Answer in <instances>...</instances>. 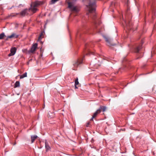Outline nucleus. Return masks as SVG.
I'll return each instance as SVG.
<instances>
[{
    "instance_id": "f257e3e1",
    "label": "nucleus",
    "mask_w": 156,
    "mask_h": 156,
    "mask_svg": "<svg viewBox=\"0 0 156 156\" xmlns=\"http://www.w3.org/2000/svg\"><path fill=\"white\" fill-rule=\"evenodd\" d=\"M42 2L36 1L33 3L31 5V7L29 9H25L22 11L20 12L16 13V15H19L22 16H24L31 14L30 12L33 13L35 12L37 10V8L39 6L43 4Z\"/></svg>"
},
{
    "instance_id": "f03ea898",
    "label": "nucleus",
    "mask_w": 156,
    "mask_h": 156,
    "mask_svg": "<svg viewBox=\"0 0 156 156\" xmlns=\"http://www.w3.org/2000/svg\"><path fill=\"white\" fill-rule=\"evenodd\" d=\"M132 15L130 12L129 10L128 9L125 14L126 19L124 20V23H122L124 26L125 30H127L129 31H132L133 25L131 22Z\"/></svg>"
},
{
    "instance_id": "7ed1b4c3",
    "label": "nucleus",
    "mask_w": 156,
    "mask_h": 156,
    "mask_svg": "<svg viewBox=\"0 0 156 156\" xmlns=\"http://www.w3.org/2000/svg\"><path fill=\"white\" fill-rule=\"evenodd\" d=\"M88 9V13H91L94 12L95 11L96 6V2L95 1L93 2H90L89 5H86Z\"/></svg>"
},
{
    "instance_id": "20e7f679",
    "label": "nucleus",
    "mask_w": 156,
    "mask_h": 156,
    "mask_svg": "<svg viewBox=\"0 0 156 156\" xmlns=\"http://www.w3.org/2000/svg\"><path fill=\"white\" fill-rule=\"evenodd\" d=\"M67 4L68 5V8L71 11H75L76 12H78L79 11V10L76 7L73 5V2H68Z\"/></svg>"
},
{
    "instance_id": "39448f33",
    "label": "nucleus",
    "mask_w": 156,
    "mask_h": 156,
    "mask_svg": "<svg viewBox=\"0 0 156 156\" xmlns=\"http://www.w3.org/2000/svg\"><path fill=\"white\" fill-rule=\"evenodd\" d=\"M103 37L105 39L106 42H107V44L109 46H114L115 45V44H113L112 42V39L108 36L104 35Z\"/></svg>"
},
{
    "instance_id": "423d86ee",
    "label": "nucleus",
    "mask_w": 156,
    "mask_h": 156,
    "mask_svg": "<svg viewBox=\"0 0 156 156\" xmlns=\"http://www.w3.org/2000/svg\"><path fill=\"white\" fill-rule=\"evenodd\" d=\"M82 61H79L78 60L74 61L73 62V67H72V69L73 70H76V68L78 67V65L82 63Z\"/></svg>"
},
{
    "instance_id": "0eeeda50",
    "label": "nucleus",
    "mask_w": 156,
    "mask_h": 156,
    "mask_svg": "<svg viewBox=\"0 0 156 156\" xmlns=\"http://www.w3.org/2000/svg\"><path fill=\"white\" fill-rule=\"evenodd\" d=\"M143 43L136 46L134 48V51L136 53H138L141 49Z\"/></svg>"
},
{
    "instance_id": "6e6552de",
    "label": "nucleus",
    "mask_w": 156,
    "mask_h": 156,
    "mask_svg": "<svg viewBox=\"0 0 156 156\" xmlns=\"http://www.w3.org/2000/svg\"><path fill=\"white\" fill-rule=\"evenodd\" d=\"M16 51V48L15 47L12 48L10 50V53L8 54L9 56H10L14 55L15 54Z\"/></svg>"
},
{
    "instance_id": "1a4fd4ad",
    "label": "nucleus",
    "mask_w": 156,
    "mask_h": 156,
    "mask_svg": "<svg viewBox=\"0 0 156 156\" xmlns=\"http://www.w3.org/2000/svg\"><path fill=\"white\" fill-rule=\"evenodd\" d=\"M18 35L16 34L13 33L11 35L7 37L6 40H7L8 38H17L18 37Z\"/></svg>"
},
{
    "instance_id": "9d476101",
    "label": "nucleus",
    "mask_w": 156,
    "mask_h": 156,
    "mask_svg": "<svg viewBox=\"0 0 156 156\" xmlns=\"http://www.w3.org/2000/svg\"><path fill=\"white\" fill-rule=\"evenodd\" d=\"M37 43H35L32 46L31 50L30 52L32 53H33L34 52L37 48Z\"/></svg>"
},
{
    "instance_id": "9b49d317",
    "label": "nucleus",
    "mask_w": 156,
    "mask_h": 156,
    "mask_svg": "<svg viewBox=\"0 0 156 156\" xmlns=\"http://www.w3.org/2000/svg\"><path fill=\"white\" fill-rule=\"evenodd\" d=\"M37 137V136L36 135L31 136V143H33Z\"/></svg>"
},
{
    "instance_id": "f8f14e48",
    "label": "nucleus",
    "mask_w": 156,
    "mask_h": 156,
    "mask_svg": "<svg viewBox=\"0 0 156 156\" xmlns=\"http://www.w3.org/2000/svg\"><path fill=\"white\" fill-rule=\"evenodd\" d=\"M45 33L44 31H42L41 32L39 36V37H38V41H40L41 40V39L43 37H44V35Z\"/></svg>"
},
{
    "instance_id": "ddd939ff",
    "label": "nucleus",
    "mask_w": 156,
    "mask_h": 156,
    "mask_svg": "<svg viewBox=\"0 0 156 156\" xmlns=\"http://www.w3.org/2000/svg\"><path fill=\"white\" fill-rule=\"evenodd\" d=\"M100 113V110L98 109L94 114L93 116L95 118L98 114Z\"/></svg>"
},
{
    "instance_id": "4468645a",
    "label": "nucleus",
    "mask_w": 156,
    "mask_h": 156,
    "mask_svg": "<svg viewBox=\"0 0 156 156\" xmlns=\"http://www.w3.org/2000/svg\"><path fill=\"white\" fill-rule=\"evenodd\" d=\"M106 107L104 106H101L98 109L100 110V112H101V110H102L103 112H105L106 110Z\"/></svg>"
},
{
    "instance_id": "2eb2a0df",
    "label": "nucleus",
    "mask_w": 156,
    "mask_h": 156,
    "mask_svg": "<svg viewBox=\"0 0 156 156\" xmlns=\"http://www.w3.org/2000/svg\"><path fill=\"white\" fill-rule=\"evenodd\" d=\"M27 73L26 72L24 73L23 75H21L20 76V79H22L23 78L27 77Z\"/></svg>"
},
{
    "instance_id": "dca6fc26",
    "label": "nucleus",
    "mask_w": 156,
    "mask_h": 156,
    "mask_svg": "<svg viewBox=\"0 0 156 156\" xmlns=\"http://www.w3.org/2000/svg\"><path fill=\"white\" fill-rule=\"evenodd\" d=\"M20 82L18 81H17L15 83L14 87H18L20 86Z\"/></svg>"
},
{
    "instance_id": "f3484780",
    "label": "nucleus",
    "mask_w": 156,
    "mask_h": 156,
    "mask_svg": "<svg viewBox=\"0 0 156 156\" xmlns=\"http://www.w3.org/2000/svg\"><path fill=\"white\" fill-rule=\"evenodd\" d=\"M88 46V44H85V49L87 51L89 52V53L86 54V55H88V54H90V52L88 51V49H87V48Z\"/></svg>"
},
{
    "instance_id": "a211bd4d",
    "label": "nucleus",
    "mask_w": 156,
    "mask_h": 156,
    "mask_svg": "<svg viewBox=\"0 0 156 156\" xmlns=\"http://www.w3.org/2000/svg\"><path fill=\"white\" fill-rule=\"evenodd\" d=\"M5 36V34L4 33H2L0 34V39H2Z\"/></svg>"
},
{
    "instance_id": "6ab92c4d",
    "label": "nucleus",
    "mask_w": 156,
    "mask_h": 156,
    "mask_svg": "<svg viewBox=\"0 0 156 156\" xmlns=\"http://www.w3.org/2000/svg\"><path fill=\"white\" fill-rule=\"evenodd\" d=\"M78 80V78L76 77L75 81V85H77L79 84V83Z\"/></svg>"
},
{
    "instance_id": "aec40b11",
    "label": "nucleus",
    "mask_w": 156,
    "mask_h": 156,
    "mask_svg": "<svg viewBox=\"0 0 156 156\" xmlns=\"http://www.w3.org/2000/svg\"><path fill=\"white\" fill-rule=\"evenodd\" d=\"M45 148L46 149V151H47L48 149H49V146L48 145V144L46 142H45Z\"/></svg>"
},
{
    "instance_id": "412c9836",
    "label": "nucleus",
    "mask_w": 156,
    "mask_h": 156,
    "mask_svg": "<svg viewBox=\"0 0 156 156\" xmlns=\"http://www.w3.org/2000/svg\"><path fill=\"white\" fill-rule=\"evenodd\" d=\"M59 0H51V4H53L55 3L56 2L59 1Z\"/></svg>"
},
{
    "instance_id": "4be33fe9",
    "label": "nucleus",
    "mask_w": 156,
    "mask_h": 156,
    "mask_svg": "<svg viewBox=\"0 0 156 156\" xmlns=\"http://www.w3.org/2000/svg\"><path fill=\"white\" fill-rule=\"evenodd\" d=\"M90 122H87L86 124V126L87 127H89V125H90Z\"/></svg>"
},
{
    "instance_id": "5701e85b",
    "label": "nucleus",
    "mask_w": 156,
    "mask_h": 156,
    "mask_svg": "<svg viewBox=\"0 0 156 156\" xmlns=\"http://www.w3.org/2000/svg\"><path fill=\"white\" fill-rule=\"evenodd\" d=\"M96 14L94 13V14L93 15V17L92 18L94 20L96 18Z\"/></svg>"
},
{
    "instance_id": "b1692460",
    "label": "nucleus",
    "mask_w": 156,
    "mask_h": 156,
    "mask_svg": "<svg viewBox=\"0 0 156 156\" xmlns=\"http://www.w3.org/2000/svg\"><path fill=\"white\" fill-rule=\"evenodd\" d=\"M94 141V139H93V138H92L91 139V142L92 143H93Z\"/></svg>"
},
{
    "instance_id": "393cba45",
    "label": "nucleus",
    "mask_w": 156,
    "mask_h": 156,
    "mask_svg": "<svg viewBox=\"0 0 156 156\" xmlns=\"http://www.w3.org/2000/svg\"><path fill=\"white\" fill-rule=\"evenodd\" d=\"M94 118H95V117H94L93 116H92V117L91 118V119H90V120L91 121H93V119Z\"/></svg>"
},
{
    "instance_id": "a878e982",
    "label": "nucleus",
    "mask_w": 156,
    "mask_h": 156,
    "mask_svg": "<svg viewBox=\"0 0 156 156\" xmlns=\"http://www.w3.org/2000/svg\"><path fill=\"white\" fill-rule=\"evenodd\" d=\"M142 57V56H140L138 57H137V58H136V59H139V58H141V57Z\"/></svg>"
},
{
    "instance_id": "bb28decb",
    "label": "nucleus",
    "mask_w": 156,
    "mask_h": 156,
    "mask_svg": "<svg viewBox=\"0 0 156 156\" xmlns=\"http://www.w3.org/2000/svg\"><path fill=\"white\" fill-rule=\"evenodd\" d=\"M50 55H51V56H52V59H54V57H53V55H52V52H51V53Z\"/></svg>"
},
{
    "instance_id": "cd10ccee",
    "label": "nucleus",
    "mask_w": 156,
    "mask_h": 156,
    "mask_svg": "<svg viewBox=\"0 0 156 156\" xmlns=\"http://www.w3.org/2000/svg\"><path fill=\"white\" fill-rule=\"evenodd\" d=\"M77 85H75V88H78V87H77Z\"/></svg>"
},
{
    "instance_id": "c85d7f7f",
    "label": "nucleus",
    "mask_w": 156,
    "mask_h": 156,
    "mask_svg": "<svg viewBox=\"0 0 156 156\" xmlns=\"http://www.w3.org/2000/svg\"><path fill=\"white\" fill-rule=\"evenodd\" d=\"M97 24H96V23H95V26H97Z\"/></svg>"
},
{
    "instance_id": "c756f323",
    "label": "nucleus",
    "mask_w": 156,
    "mask_h": 156,
    "mask_svg": "<svg viewBox=\"0 0 156 156\" xmlns=\"http://www.w3.org/2000/svg\"><path fill=\"white\" fill-rule=\"evenodd\" d=\"M74 2H76L77 0H73Z\"/></svg>"
},
{
    "instance_id": "7c9ffc66",
    "label": "nucleus",
    "mask_w": 156,
    "mask_h": 156,
    "mask_svg": "<svg viewBox=\"0 0 156 156\" xmlns=\"http://www.w3.org/2000/svg\"><path fill=\"white\" fill-rule=\"evenodd\" d=\"M120 69H119V72H117V73H118V72L119 71H120Z\"/></svg>"
},
{
    "instance_id": "2f4dec72",
    "label": "nucleus",
    "mask_w": 156,
    "mask_h": 156,
    "mask_svg": "<svg viewBox=\"0 0 156 156\" xmlns=\"http://www.w3.org/2000/svg\"><path fill=\"white\" fill-rule=\"evenodd\" d=\"M16 144V143H14V144H13V145H15Z\"/></svg>"
}]
</instances>
